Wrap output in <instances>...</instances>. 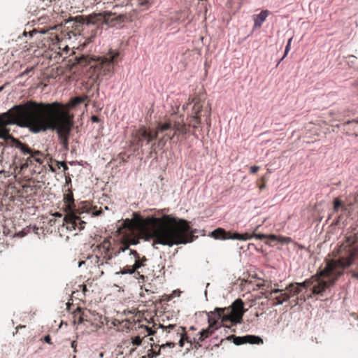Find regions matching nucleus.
Masks as SVG:
<instances>
[{
    "mask_svg": "<svg viewBox=\"0 0 358 358\" xmlns=\"http://www.w3.org/2000/svg\"><path fill=\"white\" fill-rule=\"evenodd\" d=\"M17 125L29 127L34 133L48 129L56 130L60 143L64 150H69V139L73 126V115L68 112L63 103L55 101L50 103L27 101Z\"/></svg>",
    "mask_w": 358,
    "mask_h": 358,
    "instance_id": "f257e3e1",
    "label": "nucleus"
},
{
    "mask_svg": "<svg viewBox=\"0 0 358 358\" xmlns=\"http://www.w3.org/2000/svg\"><path fill=\"white\" fill-rule=\"evenodd\" d=\"M148 236L153 238V246L155 244L169 246L185 244L194 239L187 221L178 220L169 215L150 219Z\"/></svg>",
    "mask_w": 358,
    "mask_h": 358,
    "instance_id": "f03ea898",
    "label": "nucleus"
},
{
    "mask_svg": "<svg viewBox=\"0 0 358 358\" xmlns=\"http://www.w3.org/2000/svg\"><path fill=\"white\" fill-rule=\"evenodd\" d=\"M134 245V213L131 219L123 220L118 226L113 238H106L94 250L98 266L108 263L114 256L127 250L134 254L129 246Z\"/></svg>",
    "mask_w": 358,
    "mask_h": 358,
    "instance_id": "7ed1b4c3",
    "label": "nucleus"
},
{
    "mask_svg": "<svg viewBox=\"0 0 358 358\" xmlns=\"http://www.w3.org/2000/svg\"><path fill=\"white\" fill-rule=\"evenodd\" d=\"M245 311L244 303L241 299H236L229 307L215 308V310L210 312V315H208V327L199 332L197 339L194 338L192 345H194V348H200L201 345L199 343L211 336L220 326L230 328L236 324L241 323Z\"/></svg>",
    "mask_w": 358,
    "mask_h": 358,
    "instance_id": "20e7f679",
    "label": "nucleus"
},
{
    "mask_svg": "<svg viewBox=\"0 0 358 358\" xmlns=\"http://www.w3.org/2000/svg\"><path fill=\"white\" fill-rule=\"evenodd\" d=\"M355 256L356 251L348 249L345 256H341L338 259L327 258L326 266L320 272V276H313V294H322L327 288L334 284L338 278L343 273L344 269L353 264Z\"/></svg>",
    "mask_w": 358,
    "mask_h": 358,
    "instance_id": "39448f33",
    "label": "nucleus"
},
{
    "mask_svg": "<svg viewBox=\"0 0 358 358\" xmlns=\"http://www.w3.org/2000/svg\"><path fill=\"white\" fill-rule=\"evenodd\" d=\"M63 202L62 208L66 213L64 221L66 229L70 231L76 229L80 231L85 228L86 222L83 221L80 217L82 213H87L94 216H99L103 212L101 208L98 210L97 206H92L87 202H84L81 207L76 208L71 189H68L67 192L64 194Z\"/></svg>",
    "mask_w": 358,
    "mask_h": 358,
    "instance_id": "423d86ee",
    "label": "nucleus"
},
{
    "mask_svg": "<svg viewBox=\"0 0 358 358\" xmlns=\"http://www.w3.org/2000/svg\"><path fill=\"white\" fill-rule=\"evenodd\" d=\"M165 136L172 139L175 136L185 134L187 133V126L185 124L184 119L182 115H172L167 121L164 123H159L156 130L153 132L150 129L145 127L140 128L136 131V145L142 146L143 144H148L157 137L159 132H167Z\"/></svg>",
    "mask_w": 358,
    "mask_h": 358,
    "instance_id": "0eeeda50",
    "label": "nucleus"
},
{
    "mask_svg": "<svg viewBox=\"0 0 358 358\" xmlns=\"http://www.w3.org/2000/svg\"><path fill=\"white\" fill-rule=\"evenodd\" d=\"M122 59L120 52L117 50H110L103 57H95L88 55H83L76 58L77 63L80 66H90L94 73L99 78L113 71L115 65Z\"/></svg>",
    "mask_w": 358,
    "mask_h": 358,
    "instance_id": "6e6552de",
    "label": "nucleus"
},
{
    "mask_svg": "<svg viewBox=\"0 0 358 358\" xmlns=\"http://www.w3.org/2000/svg\"><path fill=\"white\" fill-rule=\"evenodd\" d=\"M114 20V15L111 13H92L85 16L83 19L82 35L85 38L83 46H86L101 35L104 26H113Z\"/></svg>",
    "mask_w": 358,
    "mask_h": 358,
    "instance_id": "1a4fd4ad",
    "label": "nucleus"
},
{
    "mask_svg": "<svg viewBox=\"0 0 358 358\" xmlns=\"http://www.w3.org/2000/svg\"><path fill=\"white\" fill-rule=\"evenodd\" d=\"M170 330L168 331V334H166V341L165 343L158 344L160 347L158 350V352H156L152 349V345L150 343L151 349L148 350V356L151 357L157 356L159 355L161 348H164L166 346L169 348H174L176 343H178L180 347L184 346V342L187 341L190 343V345H192V341L189 340V338L187 336L185 328L178 326L177 324H169Z\"/></svg>",
    "mask_w": 358,
    "mask_h": 358,
    "instance_id": "9d476101",
    "label": "nucleus"
},
{
    "mask_svg": "<svg viewBox=\"0 0 358 358\" xmlns=\"http://www.w3.org/2000/svg\"><path fill=\"white\" fill-rule=\"evenodd\" d=\"M138 306H140V305H138ZM138 308L139 307L136 309L138 310ZM141 311L144 312V310L136 311V346L141 345L143 342L149 343L148 340L153 341L152 338L145 339L148 336L154 335V329L157 327L156 324H152V327H150V324H152V322L146 317L142 320L141 319Z\"/></svg>",
    "mask_w": 358,
    "mask_h": 358,
    "instance_id": "9b49d317",
    "label": "nucleus"
},
{
    "mask_svg": "<svg viewBox=\"0 0 358 358\" xmlns=\"http://www.w3.org/2000/svg\"><path fill=\"white\" fill-rule=\"evenodd\" d=\"M192 102L194 105L192 106V113L187 117L188 125L185 123L187 129L189 127L194 129L198 128L201 122V117L204 115L209 117L210 115V108L206 103L204 99H201L200 97H194L192 99Z\"/></svg>",
    "mask_w": 358,
    "mask_h": 358,
    "instance_id": "f8f14e48",
    "label": "nucleus"
},
{
    "mask_svg": "<svg viewBox=\"0 0 358 358\" xmlns=\"http://www.w3.org/2000/svg\"><path fill=\"white\" fill-rule=\"evenodd\" d=\"M24 103L13 106L7 112L0 115V138L6 139L10 136L9 130L6 128L7 125L17 124L18 119L22 114Z\"/></svg>",
    "mask_w": 358,
    "mask_h": 358,
    "instance_id": "ddd939ff",
    "label": "nucleus"
},
{
    "mask_svg": "<svg viewBox=\"0 0 358 358\" xmlns=\"http://www.w3.org/2000/svg\"><path fill=\"white\" fill-rule=\"evenodd\" d=\"M212 237L215 239L227 240V239H236L241 241H247L252 237L258 240H263L266 238L267 235L263 234H250L248 233L238 234L237 232L227 231L222 228H217L211 233Z\"/></svg>",
    "mask_w": 358,
    "mask_h": 358,
    "instance_id": "4468645a",
    "label": "nucleus"
},
{
    "mask_svg": "<svg viewBox=\"0 0 358 358\" xmlns=\"http://www.w3.org/2000/svg\"><path fill=\"white\" fill-rule=\"evenodd\" d=\"M16 147L19 148L24 154H29V156L24 159L20 164V169L24 170L29 166L34 164V162H37L39 164L43 163V154L38 150H32L27 144H24L17 141Z\"/></svg>",
    "mask_w": 358,
    "mask_h": 358,
    "instance_id": "2eb2a0df",
    "label": "nucleus"
},
{
    "mask_svg": "<svg viewBox=\"0 0 358 358\" xmlns=\"http://www.w3.org/2000/svg\"><path fill=\"white\" fill-rule=\"evenodd\" d=\"M230 338H233L234 343L236 345L245 344V343H250V344H262L263 340L257 336L254 335H246L244 336H231ZM229 338V337L228 338Z\"/></svg>",
    "mask_w": 358,
    "mask_h": 358,
    "instance_id": "dca6fc26",
    "label": "nucleus"
},
{
    "mask_svg": "<svg viewBox=\"0 0 358 358\" xmlns=\"http://www.w3.org/2000/svg\"><path fill=\"white\" fill-rule=\"evenodd\" d=\"M268 298L274 301L273 305H280L289 300V296L284 292V289H275L270 292Z\"/></svg>",
    "mask_w": 358,
    "mask_h": 358,
    "instance_id": "f3484780",
    "label": "nucleus"
},
{
    "mask_svg": "<svg viewBox=\"0 0 358 358\" xmlns=\"http://www.w3.org/2000/svg\"><path fill=\"white\" fill-rule=\"evenodd\" d=\"M132 317L131 318H133ZM112 324L113 326L117 327V329L123 332H129L131 330H133L134 327V319H125L122 320L121 321L117 319H115Z\"/></svg>",
    "mask_w": 358,
    "mask_h": 358,
    "instance_id": "a211bd4d",
    "label": "nucleus"
},
{
    "mask_svg": "<svg viewBox=\"0 0 358 358\" xmlns=\"http://www.w3.org/2000/svg\"><path fill=\"white\" fill-rule=\"evenodd\" d=\"M170 330L169 325L164 326L159 324L157 327H155L154 329V335L157 338H158V343H165L166 341V334H168V331Z\"/></svg>",
    "mask_w": 358,
    "mask_h": 358,
    "instance_id": "6ab92c4d",
    "label": "nucleus"
},
{
    "mask_svg": "<svg viewBox=\"0 0 358 358\" xmlns=\"http://www.w3.org/2000/svg\"><path fill=\"white\" fill-rule=\"evenodd\" d=\"M284 292L288 296H289L290 299L291 297L298 295L301 292V289L300 287H299L296 282H294L290 283L289 285H287L286 288L284 289Z\"/></svg>",
    "mask_w": 358,
    "mask_h": 358,
    "instance_id": "aec40b11",
    "label": "nucleus"
},
{
    "mask_svg": "<svg viewBox=\"0 0 358 358\" xmlns=\"http://www.w3.org/2000/svg\"><path fill=\"white\" fill-rule=\"evenodd\" d=\"M269 14L268 10L261 11L258 15L254 16V24L256 27H260L262 23L266 20V17Z\"/></svg>",
    "mask_w": 358,
    "mask_h": 358,
    "instance_id": "412c9836",
    "label": "nucleus"
},
{
    "mask_svg": "<svg viewBox=\"0 0 358 358\" xmlns=\"http://www.w3.org/2000/svg\"><path fill=\"white\" fill-rule=\"evenodd\" d=\"M87 99V96H76L71 99V101L66 104L64 105L69 113V109L73 108L80 103H83Z\"/></svg>",
    "mask_w": 358,
    "mask_h": 358,
    "instance_id": "4be33fe9",
    "label": "nucleus"
},
{
    "mask_svg": "<svg viewBox=\"0 0 358 358\" xmlns=\"http://www.w3.org/2000/svg\"><path fill=\"white\" fill-rule=\"evenodd\" d=\"M139 287L140 291L138 292V294L140 299H138V302L145 303L147 302V299L148 301H150V298L146 297V295L150 296L152 294V292L147 288L143 289L141 285H139Z\"/></svg>",
    "mask_w": 358,
    "mask_h": 358,
    "instance_id": "5701e85b",
    "label": "nucleus"
},
{
    "mask_svg": "<svg viewBox=\"0 0 358 358\" xmlns=\"http://www.w3.org/2000/svg\"><path fill=\"white\" fill-rule=\"evenodd\" d=\"M152 4L150 0H137V6L140 10L143 11L149 9Z\"/></svg>",
    "mask_w": 358,
    "mask_h": 358,
    "instance_id": "b1692460",
    "label": "nucleus"
},
{
    "mask_svg": "<svg viewBox=\"0 0 358 358\" xmlns=\"http://www.w3.org/2000/svg\"><path fill=\"white\" fill-rule=\"evenodd\" d=\"M147 261L146 258L143 257L142 259H141L140 255L137 253L136 251V273H137L138 275H139V272H137V270L141 268V266H144L143 262Z\"/></svg>",
    "mask_w": 358,
    "mask_h": 358,
    "instance_id": "393cba45",
    "label": "nucleus"
},
{
    "mask_svg": "<svg viewBox=\"0 0 358 358\" xmlns=\"http://www.w3.org/2000/svg\"><path fill=\"white\" fill-rule=\"evenodd\" d=\"M77 310L80 313L78 322H83L87 320V314L90 313L88 310H82L80 308H78Z\"/></svg>",
    "mask_w": 358,
    "mask_h": 358,
    "instance_id": "a878e982",
    "label": "nucleus"
},
{
    "mask_svg": "<svg viewBox=\"0 0 358 358\" xmlns=\"http://www.w3.org/2000/svg\"><path fill=\"white\" fill-rule=\"evenodd\" d=\"M296 283L299 286V287H300L301 289L302 287L303 288H308V287H309L310 286H311L312 285L314 284L313 276L311 278H310V279L306 280L303 282H296Z\"/></svg>",
    "mask_w": 358,
    "mask_h": 358,
    "instance_id": "bb28decb",
    "label": "nucleus"
},
{
    "mask_svg": "<svg viewBox=\"0 0 358 358\" xmlns=\"http://www.w3.org/2000/svg\"><path fill=\"white\" fill-rule=\"evenodd\" d=\"M292 38H289V41H288V43L285 47V54H284V56L282 57V58H281V59L278 62L277 64V66L280 63V62L286 57V55H287L288 52L289 51V49H290V44H291V41H292Z\"/></svg>",
    "mask_w": 358,
    "mask_h": 358,
    "instance_id": "cd10ccee",
    "label": "nucleus"
},
{
    "mask_svg": "<svg viewBox=\"0 0 358 358\" xmlns=\"http://www.w3.org/2000/svg\"><path fill=\"white\" fill-rule=\"evenodd\" d=\"M278 241L282 243H289L292 241V238L289 237L278 236Z\"/></svg>",
    "mask_w": 358,
    "mask_h": 358,
    "instance_id": "c85d7f7f",
    "label": "nucleus"
},
{
    "mask_svg": "<svg viewBox=\"0 0 358 358\" xmlns=\"http://www.w3.org/2000/svg\"><path fill=\"white\" fill-rule=\"evenodd\" d=\"M135 218H136V231L138 228V225H139L140 222H141V217L139 213H136Z\"/></svg>",
    "mask_w": 358,
    "mask_h": 358,
    "instance_id": "c756f323",
    "label": "nucleus"
},
{
    "mask_svg": "<svg viewBox=\"0 0 358 358\" xmlns=\"http://www.w3.org/2000/svg\"><path fill=\"white\" fill-rule=\"evenodd\" d=\"M266 238H268L272 241H278V236L275 235V234H270V235H267Z\"/></svg>",
    "mask_w": 358,
    "mask_h": 358,
    "instance_id": "7c9ffc66",
    "label": "nucleus"
},
{
    "mask_svg": "<svg viewBox=\"0 0 358 358\" xmlns=\"http://www.w3.org/2000/svg\"><path fill=\"white\" fill-rule=\"evenodd\" d=\"M259 169V166H252L250 167V173H256Z\"/></svg>",
    "mask_w": 358,
    "mask_h": 358,
    "instance_id": "2f4dec72",
    "label": "nucleus"
},
{
    "mask_svg": "<svg viewBox=\"0 0 358 358\" xmlns=\"http://www.w3.org/2000/svg\"><path fill=\"white\" fill-rule=\"evenodd\" d=\"M260 180H261V184L259 185V187L260 189H262L265 187L266 180H265L264 177H262Z\"/></svg>",
    "mask_w": 358,
    "mask_h": 358,
    "instance_id": "473e14b6",
    "label": "nucleus"
},
{
    "mask_svg": "<svg viewBox=\"0 0 358 358\" xmlns=\"http://www.w3.org/2000/svg\"><path fill=\"white\" fill-rule=\"evenodd\" d=\"M122 273H134V265L132 266V268L131 269H126V268H124L123 271H122Z\"/></svg>",
    "mask_w": 358,
    "mask_h": 358,
    "instance_id": "72a5a7b5",
    "label": "nucleus"
},
{
    "mask_svg": "<svg viewBox=\"0 0 358 358\" xmlns=\"http://www.w3.org/2000/svg\"><path fill=\"white\" fill-rule=\"evenodd\" d=\"M44 341L45 342L49 343V344H52V342H51V338L50 336V335H47L44 337Z\"/></svg>",
    "mask_w": 358,
    "mask_h": 358,
    "instance_id": "f704fd0d",
    "label": "nucleus"
},
{
    "mask_svg": "<svg viewBox=\"0 0 358 358\" xmlns=\"http://www.w3.org/2000/svg\"><path fill=\"white\" fill-rule=\"evenodd\" d=\"M91 120L93 122H99V118L98 116H96V115H93L91 117Z\"/></svg>",
    "mask_w": 358,
    "mask_h": 358,
    "instance_id": "c9c22d12",
    "label": "nucleus"
},
{
    "mask_svg": "<svg viewBox=\"0 0 358 358\" xmlns=\"http://www.w3.org/2000/svg\"><path fill=\"white\" fill-rule=\"evenodd\" d=\"M354 122H355V123L358 124V120H351V121H347V122H345L344 123V124H351V123H354Z\"/></svg>",
    "mask_w": 358,
    "mask_h": 358,
    "instance_id": "e433bc0d",
    "label": "nucleus"
},
{
    "mask_svg": "<svg viewBox=\"0 0 358 358\" xmlns=\"http://www.w3.org/2000/svg\"><path fill=\"white\" fill-rule=\"evenodd\" d=\"M61 164H62V166H63V168H64V171H66V170L68 169V166H67V165L66 164V163H65V162H62V163H61Z\"/></svg>",
    "mask_w": 358,
    "mask_h": 358,
    "instance_id": "4c0bfd02",
    "label": "nucleus"
},
{
    "mask_svg": "<svg viewBox=\"0 0 358 358\" xmlns=\"http://www.w3.org/2000/svg\"><path fill=\"white\" fill-rule=\"evenodd\" d=\"M54 215L56 217H62V214L60 213H55Z\"/></svg>",
    "mask_w": 358,
    "mask_h": 358,
    "instance_id": "58836bf2",
    "label": "nucleus"
},
{
    "mask_svg": "<svg viewBox=\"0 0 358 358\" xmlns=\"http://www.w3.org/2000/svg\"><path fill=\"white\" fill-rule=\"evenodd\" d=\"M130 339H131V343L133 345H134V336H131Z\"/></svg>",
    "mask_w": 358,
    "mask_h": 358,
    "instance_id": "ea45409f",
    "label": "nucleus"
},
{
    "mask_svg": "<svg viewBox=\"0 0 358 358\" xmlns=\"http://www.w3.org/2000/svg\"><path fill=\"white\" fill-rule=\"evenodd\" d=\"M50 169L51 170L52 172H55V169L53 168L52 166L50 165Z\"/></svg>",
    "mask_w": 358,
    "mask_h": 358,
    "instance_id": "a19ab883",
    "label": "nucleus"
},
{
    "mask_svg": "<svg viewBox=\"0 0 358 358\" xmlns=\"http://www.w3.org/2000/svg\"><path fill=\"white\" fill-rule=\"evenodd\" d=\"M138 243V237H137V234H136V242H135V244L137 245Z\"/></svg>",
    "mask_w": 358,
    "mask_h": 358,
    "instance_id": "79ce46f5",
    "label": "nucleus"
},
{
    "mask_svg": "<svg viewBox=\"0 0 358 358\" xmlns=\"http://www.w3.org/2000/svg\"><path fill=\"white\" fill-rule=\"evenodd\" d=\"M4 86L5 85H3V86L0 87V92L3 91V90L4 89Z\"/></svg>",
    "mask_w": 358,
    "mask_h": 358,
    "instance_id": "37998d69",
    "label": "nucleus"
},
{
    "mask_svg": "<svg viewBox=\"0 0 358 358\" xmlns=\"http://www.w3.org/2000/svg\"><path fill=\"white\" fill-rule=\"evenodd\" d=\"M69 182H71V178H69V180H66V182L68 183Z\"/></svg>",
    "mask_w": 358,
    "mask_h": 358,
    "instance_id": "c03bdc74",
    "label": "nucleus"
},
{
    "mask_svg": "<svg viewBox=\"0 0 358 358\" xmlns=\"http://www.w3.org/2000/svg\"><path fill=\"white\" fill-rule=\"evenodd\" d=\"M74 343H75V341H73V342L72 343V347H73H73H75Z\"/></svg>",
    "mask_w": 358,
    "mask_h": 358,
    "instance_id": "a18cd8bd",
    "label": "nucleus"
},
{
    "mask_svg": "<svg viewBox=\"0 0 358 358\" xmlns=\"http://www.w3.org/2000/svg\"><path fill=\"white\" fill-rule=\"evenodd\" d=\"M140 278H142V279H143V278H144L143 275H140Z\"/></svg>",
    "mask_w": 358,
    "mask_h": 358,
    "instance_id": "49530a36",
    "label": "nucleus"
},
{
    "mask_svg": "<svg viewBox=\"0 0 358 358\" xmlns=\"http://www.w3.org/2000/svg\"><path fill=\"white\" fill-rule=\"evenodd\" d=\"M322 123L324 124H327L326 121H322Z\"/></svg>",
    "mask_w": 358,
    "mask_h": 358,
    "instance_id": "de8ad7c7",
    "label": "nucleus"
},
{
    "mask_svg": "<svg viewBox=\"0 0 358 358\" xmlns=\"http://www.w3.org/2000/svg\"><path fill=\"white\" fill-rule=\"evenodd\" d=\"M357 85H358V83H357Z\"/></svg>",
    "mask_w": 358,
    "mask_h": 358,
    "instance_id": "09e8293b",
    "label": "nucleus"
}]
</instances>
